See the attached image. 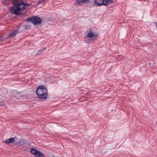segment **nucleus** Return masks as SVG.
Segmentation results:
<instances>
[{
	"label": "nucleus",
	"mask_w": 157,
	"mask_h": 157,
	"mask_svg": "<svg viewBox=\"0 0 157 157\" xmlns=\"http://www.w3.org/2000/svg\"><path fill=\"white\" fill-rule=\"evenodd\" d=\"M82 2H83L82 0H77L76 1V4H80Z\"/></svg>",
	"instance_id": "10"
},
{
	"label": "nucleus",
	"mask_w": 157,
	"mask_h": 157,
	"mask_svg": "<svg viewBox=\"0 0 157 157\" xmlns=\"http://www.w3.org/2000/svg\"><path fill=\"white\" fill-rule=\"evenodd\" d=\"M17 31L16 30H14L12 31L9 34V37L11 38L13 37L15 35H16L17 34Z\"/></svg>",
	"instance_id": "7"
},
{
	"label": "nucleus",
	"mask_w": 157,
	"mask_h": 157,
	"mask_svg": "<svg viewBox=\"0 0 157 157\" xmlns=\"http://www.w3.org/2000/svg\"><path fill=\"white\" fill-rule=\"evenodd\" d=\"M36 94L37 95L40 94H44V93H48L47 89L44 86H39L36 90Z\"/></svg>",
	"instance_id": "4"
},
{
	"label": "nucleus",
	"mask_w": 157,
	"mask_h": 157,
	"mask_svg": "<svg viewBox=\"0 0 157 157\" xmlns=\"http://www.w3.org/2000/svg\"><path fill=\"white\" fill-rule=\"evenodd\" d=\"M89 0H82L83 2H85L88 1Z\"/></svg>",
	"instance_id": "13"
},
{
	"label": "nucleus",
	"mask_w": 157,
	"mask_h": 157,
	"mask_svg": "<svg viewBox=\"0 0 157 157\" xmlns=\"http://www.w3.org/2000/svg\"><path fill=\"white\" fill-rule=\"evenodd\" d=\"M27 21L29 22H31L33 23L34 25L40 24L41 22V19L39 17L35 16L33 17L28 18L27 19Z\"/></svg>",
	"instance_id": "2"
},
{
	"label": "nucleus",
	"mask_w": 157,
	"mask_h": 157,
	"mask_svg": "<svg viewBox=\"0 0 157 157\" xmlns=\"http://www.w3.org/2000/svg\"><path fill=\"white\" fill-rule=\"evenodd\" d=\"M0 106H5L6 107V105H4V103L3 101H0Z\"/></svg>",
	"instance_id": "12"
},
{
	"label": "nucleus",
	"mask_w": 157,
	"mask_h": 157,
	"mask_svg": "<svg viewBox=\"0 0 157 157\" xmlns=\"http://www.w3.org/2000/svg\"><path fill=\"white\" fill-rule=\"evenodd\" d=\"M43 51L42 49H40L38 51L36 52V55H39Z\"/></svg>",
	"instance_id": "11"
},
{
	"label": "nucleus",
	"mask_w": 157,
	"mask_h": 157,
	"mask_svg": "<svg viewBox=\"0 0 157 157\" xmlns=\"http://www.w3.org/2000/svg\"><path fill=\"white\" fill-rule=\"evenodd\" d=\"M88 32L87 36L89 38H93L94 40H95L98 36V34L95 32L92 31L91 29H90L87 31Z\"/></svg>",
	"instance_id": "3"
},
{
	"label": "nucleus",
	"mask_w": 157,
	"mask_h": 157,
	"mask_svg": "<svg viewBox=\"0 0 157 157\" xmlns=\"http://www.w3.org/2000/svg\"><path fill=\"white\" fill-rule=\"evenodd\" d=\"M15 137H13L10 138H9L8 139L6 140L4 142L6 144H9L10 143H12L14 142L15 140Z\"/></svg>",
	"instance_id": "6"
},
{
	"label": "nucleus",
	"mask_w": 157,
	"mask_h": 157,
	"mask_svg": "<svg viewBox=\"0 0 157 157\" xmlns=\"http://www.w3.org/2000/svg\"><path fill=\"white\" fill-rule=\"evenodd\" d=\"M38 98L41 101H45L47 98L48 93H44V94H40L37 95Z\"/></svg>",
	"instance_id": "5"
},
{
	"label": "nucleus",
	"mask_w": 157,
	"mask_h": 157,
	"mask_svg": "<svg viewBox=\"0 0 157 157\" xmlns=\"http://www.w3.org/2000/svg\"><path fill=\"white\" fill-rule=\"evenodd\" d=\"M38 151V150L36 149L32 148L30 151L32 154L35 155Z\"/></svg>",
	"instance_id": "9"
},
{
	"label": "nucleus",
	"mask_w": 157,
	"mask_h": 157,
	"mask_svg": "<svg viewBox=\"0 0 157 157\" xmlns=\"http://www.w3.org/2000/svg\"><path fill=\"white\" fill-rule=\"evenodd\" d=\"M35 155L36 157H45V155L41 151H38Z\"/></svg>",
	"instance_id": "8"
},
{
	"label": "nucleus",
	"mask_w": 157,
	"mask_h": 157,
	"mask_svg": "<svg viewBox=\"0 0 157 157\" xmlns=\"http://www.w3.org/2000/svg\"><path fill=\"white\" fill-rule=\"evenodd\" d=\"M113 3L112 0H95L94 3L97 6L105 5L108 7Z\"/></svg>",
	"instance_id": "1"
}]
</instances>
